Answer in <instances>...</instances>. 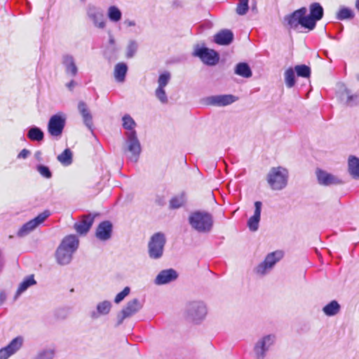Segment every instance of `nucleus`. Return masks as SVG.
<instances>
[{"label":"nucleus","instance_id":"obj_1","mask_svg":"<svg viewBox=\"0 0 359 359\" xmlns=\"http://www.w3.org/2000/svg\"><path fill=\"white\" fill-rule=\"evenodd\" d=\"M79 239L74 235L66 236L56 251V259L61 265L69 264L72 260V254L79 246Z\"/></svg>","mask_w":359,"mask_h":359},{"label":"nucleus","instance_id":"obj_2","mask_svg":"<svg viewBox=\"0 0 359 359\" xmlns=\"http://www.w3.org/2000/svg\"><path fill=\"white\" fill-rule=\"evenodd\" d=\"M207 313V307L203 302L194 300L186 303L183 316L187 320L198 324L205 319Z\"/></svg>","mask_w":359,"mask_h":359},{"label":"nucleus","instance_id":"obj_3","mask_svg":"<svg viewBox=\"0 0 359 359\" xmlns=\"http://www.w3.org/2000/svg\"><path fill=\"white\" fill-rule=\"evenodd\" d=\"M189 222L193 229L199 233H208L213 226L211 214L205 211H196L189 217Z\"/></svg>","mask_w":359,"mask_h":359},{"label":"nucleus","instance_id":"obj_4","mask_svg":"<svg viewBox=\"0 0 359 359\" xmlns=\"http://www.w3.org/2000/svg\"><path fill=\"white\" fill-rule=\"evenodd\" d=\"M289 173L286 168L278 166L270 169L266 175V181L273 191H280L287 185Z\"/></svg>","mask_w":359,"mask_h":359},{"label":"nucleus","instance_id":"obj_5","mask_svg":"<svg viewBox=\"0 0 359 359\" xmlns=\"http://www.w3.org/2000/svg\"><path fill=\"white\" fill-rule=\"evenodd\" d=\"M126 142L123 147V151L128 159L133 163H136L141 153V144L137 138L136 132H129L124 133Z\"/></svg>","mask_w":359,"mask_h":359},{"label":"nucleus","instance_id":"obj_6","mask_svg":"<svg viewBox=\"0 0 359 359\" xmlns=\"http://www.w3.org/2000/svg\"><path fill=\"white\" fill-rule=\"evenodd\" d=\"M306 8L303 7L286 16L285 20L291 28L297 29L301 26L309 30H312L313 29V22L311 19L306 18Z\"/></svg>","mask_w":359,"mask_h":359},{"label":"nucleus","instance_id":"obj_7","mask_svg":"<svg viewBox=\"0 0 359 359\" xmlns=\"http://www.w3.org/2000/svg\"><path fill=\"white\" fill-rule=\"evenodd\" d=\"M166 238L164 233L158 232L150 238L148 243V255L151 259H160L163 254Z\"/></svg>","mask_w":359,"mask_h":359},{"label":"nucleus","instance_id":"obj_8","mask_svg":"<svg viewBox=\"0 0 359 359\" xmlns=\"http://www.w3.org/2000/svg\"><path fill=\"white\" fill-rule=\"evenodd\" d=\"M276 341V336L273 334H266L258 339L253 348L256 359H264Z\"/></svg>","mask_w":359,"mask_h":359},{"label":"nucleus","instance_id":"obj_9","mask_svg":"<svg viewBox=\"0 0 359 359\" xmlns=\"http://www.w3.org/2000/svg\"><path fill=\"white\" fill-rule=\"evenodd\" d=\"M86 13L88 19L93 22L95 27L101 29L106 27L107 20L102 8L89 4L86 8Z\"/></svg>","mask_w":359,"mask_h":359},{"label":"nucleus","instance_id":"obj_10","mask_svg":"<svg viewBox=\"0 0 359 359\" xmlns=\"http://www.w3.org/2000/svg\"><path fill=\"white\" fill-rule=\"evenodd\" d=\"M171 79V74L168 72H164L161 74L158 79V87L155 90V96L163 104L168 102V97L165 93V88L168 84Z\"/></svg>","mask_w":359,"mask_h":359},{"label":"nucleus","instance_id":"obj_11","mask_svg":"<svg viewBox=\"0 0 359 359\" xmlns=\"http://www.w3.org/2000/svg\"><path fill=\"white\" fill-rule=\"evenodd\" d=\"M142 307V304L140 301L135 298L129 301L126 306L121 310V311L117 316V326L123 323L124 319L130 318L137 313Z\"/></svg>","mask_w":359,"mask_h":359},{"label":"nucleus","instance_id":"obj_12","mask_svg":"<svg viewBox=\"0 0 359 359\" xmlns=\"http://www.w3.org/2000/svg\"><path fill=\"white\" fill-rule=\"evenodd\" d=\"M50 213L48 210H45L40 213L34 219H31L26 224H25L18 231V236L23 237L28 235L34 229H36L39 224L43 223L46 219L50 216Z\"/></svg>","mask_w":359,"mask_h":359},{"label":"nucleus","instance_id":"obj_13","mask_svg":"<svg viewBox=\"0 0 359 359\" xmlns=\"http://www.w3.org/2000/svg\"><path fill=\"white\" fill-rule=\"evenodd\" d=\"M236 100L237 97L233 95H217L204 98L203 102L206 105L225 107L233 103Z\"/></svg>","mask_w":359,"mask_h":359},{"label":"nucleus","instance_id":"obj_14","mask_svg":"<svg viewBox=\"0 0 359 359\" xmlns=\"http://www.w3.org/2000/svg\"><path fill=\"white\" fill-rule=\"evenodd\" d=\"M194 54L199 57L204 63L208 65H215L219 60V56L217 52L207 48L197 47Z\"/></svg>","mask_w":359,"mask_h":359},{"label":"nucleus","instance_id":"obj_15","mask_svg":"<svg viewBox=\"0 0 359 359\" xmlns=\"http://www.w3.org/2000/svg\"><path fill=\"white\" fill-rule=\"evenodd\" d=\"M316 173L318 182L321 185L331 186L341 184L343 183V181L339 177L329 173L325 170L317 169Z\"/></svg>","mask_w":359,"mask_h":359},{"label":"nucleus","instance_id":"obj_16","mask_svg":"<svg viewBox=\"0 0 359 359\" xmlns=\"http://www.w3.org/2000/svg\"><path fill=\"white\" fill-rule=\"evenodd\" d=\"M65 120L60 115H54L49 120L48 130L49 133L55 137L61 135L65 127Z\"/></svg>","mask_w":359,"mask_h":359},{"label":"nucleus","instance_id":"obj_17","mask_svg":"<svg viewBox=\"0 0 359 359\" xmlns=\"http://www.w3.org/2000/svg\"><path fill=\"white\" fill-rule=\"evenodd\" d=\"M112 304L108 300L99 302L95 310L90 311L89 316L93 320H97L102 316L108 315L111 309Z\"/></svg>","mask_w":359,"mask_h":359},{"label":"nucleus","instance_id":"obj_18","mask_svg":"<svg viewBox=\"0 0 359 359\" xmlns=\"http://www.w3.org/2000/svg\"><path fill=\"white\" fill-rule=\"evenodd\" d=\"M262 203L261 201H256L255 203V211L252 216H251L247 222V226L251 231H256L259 229V224L261 219Z\"/></svg>","mask_w":359,"mask_h":359},{"label":"nucleus","instance_id":"obj_19","mask_svg":"<svg viewBox=\"0 0 359 359\" xmlns=\"http://www.w3.org/2000/svg\"><path fill=\"white\" fill-rule=\"evenodd\" d=\"M112 224L109 221L101 222L96 229V237L101 241H107L111 238Z\"/></svg>","mask_w":359,"mask_h":359},{"label":"nucleus","instance_id":"obj_20","mask_svg":"<svg viewBox=\"0 0 359 359\" xmlns=\"http://www.w3.org/2000/svg\"><path fill=\"white\" fill-rule=\"evenodd\" d=\"M94 218L95 217L91 215H83L81 219L74 224V229L76 232L80 234H86L90 229Z\"/></svg>","mask_w":359,"mask_h":359},{"label":"nucleus","instance_id":"obj_21","mask_svg":"<svg viewBox=\"0 0 359 359\" xmlns=\"http://www.w3.org/2000/svg\"><path fill=\"white\" fill-rule=\"evenodd\" d=\"M62 63L67 74L74 77L77 74L78 67L74 57L71 55H64L62 57Z\"/></svg>","mask_w":359,"mask_h":359},{"label":"nucleus","instance_id":"obj_22","mask_svg":"<svg viewBox=\"0 0 359 359\" xmlns=\"http://www.w3.org/2000/svg\"><path fill=\"white\" fill-rule=\"evenodd\" d=\"M78 109L82 116L83 121L86 126L91 131H93V116L87 104L83 102H79L78 104Z\"/></svg>","mask_w":359,"mask_h":359},{"label":"nucleus","instance_id":"obj_23","mask_svg":"<svg viewBox=\"0 0 359 359\" xmlns=\"http://www.w3.org/2000/svg\"><path fill=\"white\" fill-rule=\"evenodd\" d=\"M178 273L177 271H161L155 279L156 285H164L177 279Z\"/></svg>","mask_w":359,"mask_h":359},{"label":"nucleus","instance_id":"obj_24","mask_svg":"<svg viewBox=\"0 0 359 359\" xmlns=\"http://www.w3.org/2000/svg\"><path fill=\"white\" fill-rule=\"evenodd\" d=\"M310 14L306 15V18H310L313 22V29L316 27V22L320 20L323 16V8L319 3H313L309 6Z\"/></svg>","mask_w":359,"mask_h":359},{"label":"nucleus","instance_id":"obj_25","mask_svg":"<svg viewBox=\"0 0 359 359\" xmlns=\"http://www.w3.org/2000/svg\"><path fill=\"white\" fill-rule=\"evenodd\" d=\"M284 255V252L282 250H276L275 252L269 253L265 258L262 267L263 269H267L273 267L276 262L280 261Z\"/></svg>","mask_w":359,"mask_h":359},{"label":"nucleus","instance_id":"obj_26","mask_svg":"<svg viewBox=\"0 0 359 359\" xmlns=\"http://www.w3.org/2000/svg\"><path fill=\"white\" fill-rule=\"evenodd\" d=\"M233 39L232 32L229 29H223L215 35V42L219 45L226 46L230 44Z\"/></svg>","mask_w":359,"mask_h":359},{"label":"nucleus","instance_id":"obj_27","mask_svg":"<svg viewBox=\"0 0 359 359\" xmlns=\"http://www.w3.org/2000/svg\"><path fill=\"white\" fill-rule=\"evenodd\" d=\"M36 282L34 280V275H30L23 280V281L19 285V287L16 291L14 297L15 301L22 293L25 292L30 286L36 285Z\"/></svg>","mask_w":359,"mask_h":359},{"label":"nucleus","instance_id":"obj_28","mask_svg":"<svg viewBox=\"0 0 359 359\" xmlns=\"http://www.w3.org/2000/svg\"><path fill=\"white\" fill-rule=\"evenodd\" d=\"M348 172L354 179H359V158L350 156L348 160Z\"/></svg>","mask_w":359,"mask_h":359},{"label":"nucleus","instance_id":"obj_29","mask_svg":"<svg viewBox=\"0 0 359 359\" xmlns=\"http://www.w3.org/2000/svg\"><path fill=\"white\" fill-rule=\"evenodd\" d=\"M128 66L124 62H119L114 67V75L116 81L123 83L125 81Z\"/></svg>","mask_w":359,"mask_h":359},{"label":"nucleus","instance_id":"obj_30","mask_svg":"<svg viewBox=\"0 0 359 359\" xmlns=\"http://www.w3.org/2000/svg\"><path fill=\"white\" fill-rule=\"evenodd\" d=\"M340 309L338 302L332 300L323 308V311L327 316H334L340 311Z\"/></svg>","mask_w":359,"mask_h":359},{"label":"nucleus","instance_id":"obj_31","mask_svg":"<svg viewBox=\"0 0 359 359\" xmlns=\"http://www.w3.org/2000/svg\"><path fill=\"white\" fill-rule=\"evenodd\" d=\"M235 74L244 78H250L252 76V71L247 63H238L235 68Z\"/></svg>","mask_w":359,"mask_h":359},{"label":"nucleus","instance_id":"obj_32","mask_svg":"<svg viewBox=\"0 0 359 359\" xmlns=\"http://www.w3.org/2000/svg\"><path fill=\"white\" fill-rule=\"evenodd\" d=\"M107 16L110 21L118 22L121 19L122 13L118 7L111 6L107 9Z\"/></svg>","mask_w":359,"mask_h":359},{"label":"nucleus","instance_id":"obj_33","mask_svg":"<svg viewBox=\"0 0 359 359\" xmlns=\"http://www.w3.org/2000/svg\"><path fill=\"white\" fill-rule=\"evenodd\" d=\"M123 128L126 130V133L136 132L135 128L137 126L134 119L128 114H126L122 118Z\"/></svg>","mask_w":359,"mask_h":359},{"label":"nucleus","instance_id":"obj_34","mask_svg":"<svg viewBox=\"0 0 359 359\" xmlns=\"http://www.w3.org/2000/svg\"><path fill=\"white\" fill-rule=\"evenodd\" d=\"M23 339L22 337H17L14 338L6 348L13 355L22 346Z\"/></svg>","mask_w":359,"mask_h":359},{"label":"nucleus","instance_id":"obj_35","mask_svg":"<svg viewBox=\"0 0 359 359\" xmlns=\"http://www.w3.org/2000/svg\"><path fill=\"white\" fill-rule=\"evenodd\" d=\"M340 97L341 100H345L346 103L349 106L354 105L358 102V96L356 95H351V92L346 88H344L341 93Z\"/></svg>","mask_w":359,"mask_h":359},{"label":"nucleus","instance_id":"obj_36","mask_svg":"<svg viewBox=\"0 0 359 359\" xmlns=\"http://www.w3.org/2000/svg\"><path fill=\"white\" fill-rule=\"evenodd\" d=\"M43 131L37 127L31 128L27 133L28 138L32 141H41L43 139Z\"/></svg>","mask_w":359,"mask_h":359},{"label":"nucleus","instance_id":"obj_37","mask_svg":"<svg viewBox=\"0 0 359 359\" xmlns=\"http://www.w3.org/2000/svg\"><path fill=\"white\" fill-rule=\"evenodd\" d=\"M284 79L285 85L287 88H290L295 84V74L292 68H288L284 73Z\"/></svg>","mask_w":359,"mask_h":359},{"label":"nucleus","instance_id":"obj_38","mask_svg":"<svg viewBox=\"0 0 359 359\" xmlns=\"http://www.w3.org/2000/svg\"><path fill=\"white\" fill-rule=\"evenodd\" d=\"M57 160L65 165H69L72 162V154L70 149H66L57 156Z\"/></svg>","mask_w":359,"mask_h":359},{"label":"nucleus","instance_id":"obj_39","mask_svg":"<svg viewBox=\"0 0 359 359\" xmlns=\"http://www.w3.org/2000/svg\"><path fill=\"white\" fill-rule=\"evenodd\" d=\"M294 72H296L298 76L309 78L311 74V69L305 65H297L294 67Z\"/></svg>","mask_w":359,"mask_h":359},{"label":"nucleus","instance_id":"obj_40","mask_svg":"<svg viewBox=\"0 0 359 359\" xmlns=\"http://www.w3.org/2000/svg\"><path fill=\"white\" fill-rule=\"evenodd\" d=\"M353 16L354 14L350 8L346 7H341L337 13V18L338 20H342L353 18Z\"/></svg>","mask_w":359,"mask_h":359},{"label":"nucleus","instance_id":"obj_41","mask_svg":"<svg viewBox=\"0 0 359 359\" xmlns=\"http://www.w3.org/2000/svg\"><path fill=\"white\" fill-rule=\"evenodd\" d=\"M55 351L53 349H43L40 351L33 359H53Z\"/></svg>","mask_w":359,"mask_h":359},{"label":"nucleus","instance_id":"obj_42","mask_svg":"<svg viewBox=\"0 0 359 359\" xmlns=\"http://www.w3.org/2000/svg\"><path fill=\"white\" fill-rule=\"evenodd\" d=\"M138 48L137 43L134 40H130L126 47V57H133L137 52Z\"/></svg>","mask_w":359,"mask_h":359},{"label":"nucleus","instance_id":"obj_43","mask_svg":"<svg viewBox=\"0 0 359 359\" xmlns=\"http://www.w3.org/2000/svg\"><path fill=\"white\" fill-rule=\"evenodd\" d=\"M248 10V0H238L236 12L238 15H245Z\"/></svg>","mask_w":359,"mask_h":359},{"label":"nucleus","instance_id":"obj_44","mask_svg":"<svg viewBox=\"0 0 359 359\" xmlns=\"http://www.w3.org/2000/svg\"><path fill=\"white\" fill-rule=\"evenodd\" d=\"M185 202V198L183 195L175 196L170 201V207L172 208H178L181 207Z\"/></svg>","mask_w":359,"mask_h":359},{"label":"nucleus","instance_id":"obj_45","mask_svg":"<svg viewBox=\"0 0 359 359\" xmlns=\"http://www.w3.org/2000/svg\"><path fill=\"white\" fill-rule=\"evenodd\" d=\"M130 289L129 287H126L121 292L118 293L114 298V302L119 304L124 298L130 293Z\"/></svg>","mask_w":359,"mask_h":359},{"label":"nucleus","instance_id":"obj_46","mask_svg":"<svg viewBox=\"0 0 359 359\" xmlns=\"http://www.w3.org/2000/svg\"><path fill=\"white\" fill-rule=\"evenodd\" d=\"M37 170L43 177L49 179L51 177L52 174L47 166L39 165L37 166Z\"/></svg>","mask_w":359,"mask_h":359},{"label":"nucleus","instance_id":"obj_47","mask_svg":"<svg viewBox=\"0 0 359 359\" xmlns=\"http://www.w3.org/2000/svg\"><path fill=\"white\" fill-rule=\"evenodd\" d=\"M55 316H56L57 319L64 320V319H66L67 318L68 312H67V310L63 309H58L55 312Z\"/></svg>","mask_w":359,"mask_h":359},{"label":"nucleus","instance_id":"obj_48","mask_svg":"<svg viewBox=\"0 0 359 359\" xmlns=\"http://www.w3.org/2000/svg\"><path fill=\"white\" fill-rule=\"evenodd\" d=\"M11 355L12 354L6 347L0 349V359H8Z\"/></svg>","mask_w":359,"mask_h":359},{"label":"nucleus","instance_id":"obj_49","mask_svg":"<svg viewBox=\"0 0 359 359\" xmlns=\"http://www.w3.org/2000/svg\"><path fill=\"white\" fill-rule=\"evenodd\" d=\"M29 151L26 149H23L20 152V154H18V157L19 158H26L28 155L29 154Z\"/></svg>","mask_w":359,"mask_h":359},{"label":"nucleus","instance_id":"obj_50","mask_svg":"<svg viewBox=\"0 0 359 359\" xmlns=\"http://www.w3.org/2000/svg\"><path fill=\"white\" fill-rule=\"evenodd\" d=\"M6 299V294L4 291H0V306L4 304Z\"/></svg>","mask_w":359,"mask_h":359},{"label":"nucleus","instance_id":"obj_51","mask_svg":"<svg viewBox=\"0 0 359 359\" xmlns=\"http://www.w3.org/2000/svg\"><path fill=\"white\" fill-rule=\"evenodd\" d=\"M124 25H126L127 27H134L135 26L136 23L134 20H126L124 21Z\"/></svg>","mask_w":359,"mask_h":359},{"label":"nucleus","instance_id":"obj_52","mask_svg":"<svg viewBox=\"0 0 359 359\" xmlns=\"http://www.w3.org/2000/svg\"><path fill=\"white\" fill-rule=\"evenodd\" d=\"M267 271H265V270L257 271V273L258 276H265L266 274Z\"/></svg>","mask_w":359,"mask_h":359},{"label":"nucleus","instance_id":"obj_53","mask_svg":"<svg viewBox=\"0 0 359 359\" xmlns=\"http://www.w3.org/2000/svg\"><path fill=\"white\" fill-rule=\"evenodd\" d=\"M74 86H75V83H74V81H71L69 83H68L67 84V87L68 88H69L70 90H72L74 88Z\"/></svg>","mask_w":359,"mask_h":359},{"label":"nucleus","instance_id":"obj_54","mask_svg":"<svg viewBox=\"0 0 359 359\" xmlns=\"http://www.w3.org/2000/svg\"><path fill=\"white\" fill-rule=\"evenodd\" d=\"M41 151H37V152L35 153V156L37 158H39L41 157Z\"/></svg>","mask_w":359,"mask_h":359},{"label":"nucleus","instance_id":"obj_55","mask_svg":"<svg viewBox=\"0 0 359 359\" xmlns=\"http://www.w3.org/2000/svg\"><path fill=\"white\" fill-rule=\"evenodd\" d=\"M114 42H115L114 39L112 36H111V37L109 38V43H110L111 44H114Z\"/></svg>","mask_w":359,"mask_h":359},{"label":"nucleus","instance_id":"obj_56","mask_svg":"<svg viewBox=\"0 0 359 359\" xmlns=\"http://www.w3.org/2000/svg\"><path fill=\"white\" fill-rule=\"evenodd\" d=\"M355 7L359 11V0L356 1Z\"/></svg>","mask_w":359,"mask_h":359}]
</instances>
